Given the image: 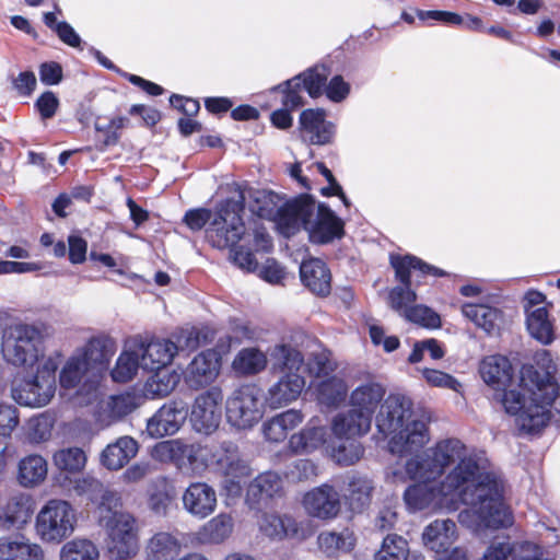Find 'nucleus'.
Here are the masks:
<instances>
[{"instance_id": "1", "label": "nucleus", "mask_w": 560, "mask_h": 560, "mask_svg": "<svg viewBox=\"0 0 560 560\" xmlns=\"http://www.w3.org/2000/svg\"><path fill=\"white\" fill-rule=\"evenodd\" d=\"M503 494L504 481L500 475L488 470V460L470 457L456 464L439 483L418 481L409 486L404 500L410 511L417 512L441 502L442 498H457L472 508L479 526L501 528L512 524Z\"/></svg>"}, {"instance_id": "2", "label": "nucleus", "mask_w": 560, "mask_h": 560, "mask_svg": "<svg viewBox=\"0 0 560 560\" xmlns=\"http://www.w3.org/2000/svg\"><path fill=\"white\" fill-rule=\"evenodd\" d=\"M535 364H525L521 369V385L530 392V402L517 389H508L514 377V369L510 360L501 354L483 358L479 364V373L483 382L498 392L506 413L515 416L520 431L527 434L539 433L548 421L547 406L557 395L553 380L557 366L549 351L536 353Z\"/></svg>"}, {"instance_id": "3", "label": "nucleus", "mask_w": 560, "mask_h": 560, "mask_svg": "<svg viewBox=\"0 0 560 560\" xmlns=\"http://www.w3.org/2000/svg\"><path fill=\"white\" fill-rule=\"evenodd\" d=\"M412 416V402L404 395L390 394L381 404L375 424L378 433L389 438L392 454L402 456L417 452L429 441L425 423Z\"/></svg>"}, {"instance_id": "4", "label": "nucleus", "mask_w": 560, "mask_h": 560, "mask_svg": "<svg viewBox=\"0 0 560 560\" xmlns=\"http://www.w3.org/2000/svg\"><path fill=\"white\" fill-rule=\"evenodd\" d=\"M47 327L42 322L15 323L2 335L1 351L4 360L19 368L33 366L43 355Z\"/></svg>"}, {"instance_id": "5", "label": "nucleus", "mask_w": 560, "mask_h": 560, "mask_svg": "<svg viewBox=\"0 0 560 560\" xmlns=\"http://www.w3.org/2000/svg\"><path fill=\"white\" fill-rule=\"evenodd\" d=\"M470 457L487 460L482 454L466 455V447L459 440L448 439L439 442L422 455L408 459L405 469L412 480L435 483V479L442 476L446 467Z\"/></svg>"}, {"instance_id": "6", "label": "nucleus", "mask_w": 560, "mask_h": 560, "mask_svg": "<svg viewBox=\"0 0 560 560\" xmlns=\"http://www.w3.org/2000/svg\"><path fill=\"white\" fill-rule=\"evenodd\" d=\"M237 196L219 203L213 219L206 230L208 242L215 248H232L245 233L243 213L246 195L240 184H234Z\"/></svg>"}, {"instance_id": "7", "label": "nucleus", "mask_w": 560, "mask_h": 560, "mask_svg": "<svg viewBox=\"0 0 560 560\" xmlns=\"http://www.w3.org/2000/svg\"><path fill=\"white\" fill-rule=\"evenodd\" d=\"M141 368L154 371L166 368L174 359L178 349L195 350L200 345V331L196 328L186 329L178 336V345L168 339H152L148 342L133 341Z\"/></svg>"}, {"instance_id": "8", "label": "nucleus", "mask_w": 560, "mask_h": 560, "mask_svg": "<svg viewBox=\"0 0 560 560\" xmlns=\"http://www.w3.org/2000/svg\"><path fill=\"white\" fill-rule=\"evenodd\" d=\"M210 466L226 478L224 488L234 495L242 492L241 481L253 472L249 462L232 441H222L211 446Z\"/></svg>"}, {"instance_id": "9", "label": "nucleus", "mask_w": 560, "mask_h": 560, "mask_svg": "<svg viewBox=\"0 0 560 560\" xmlns=\"http://www.w3.org/2000/svg\"><path fill=\"white\" fill-rule=\"evenodd\" d=\"M75 513L63 500H49L36 516V533L46 542H60L74 530Z\"/></svg>"}, {"instance_id": "10", "label": "nucleus", "mask_w": 560, "mask_h": 560, "mask_svg": "<svg viewBox=\"0 0 560 560\" xmlns=\"http://www.w3.org/2000/svg\"><path fill=\"white\" fill-rule=\"evenodd\" d=\"M262 416V393L256 385L241 386L226 400V419L236 429H250Z\"/></svg>"}, {"instance_id": "11", "label": "nucleus", "mask_w": 560, "mask_h": 560, "mask_svg": "<svg viewBox=\"0 0 560 560\" xmlns=\"http://www.w3.org/2000/svg\"><path fill=\"white\" fill-rule=\"evenodd\" d=\"M105 527L108 535V552L117 560L128 559L138 550V536L136 520L129 513L113 512L106 520Z\"/></svg>"}, {"instance_id": "12", "label": "nucleus", "mask_w": 560, "mask_h": 560, "mask_svg": "<svg viewBox=\"0 0 560 560\" xmlns=\"http://www.w3.org/2000/svg\"><path fill=\"white\" fill-rule=\"evenodd\" d=\"M222 401L223 393L217 386L195 398L190 422L196 432L209 435L218 429L222 418Z\"/></svg>"}, {"instance_id": "13", "label": "nucleus", "mask_w": 560, "mask_h": 560, "mask_svg": "<svg viewBox=\"0 0 560 560\" xmlns=\"http://www.w3.org/2000/svg\"><path fill=\"white\" fill-rule=\"evenodd\" d=\"M314 208L313 197L306 194L290 200L283 199L275 223L283 235H293L301 229L305 230V225L314 214Z\"/></svg>"}, {"instance_id": "14", "label": "nucleus", "mask_w": 560, "mask_h": 560, "mask_svg": "<svg viewBox=\"0 0 560 560\" xmlns=\"http://www.w3.org/2000/svg\"><path fill=\"white\" fill-rule=\"evenodd\" d=\"M188 417V405L183 399H172L160 407L147 421V432L151 438L161 439L174 435Z\"/></svg>"}, {"instance_id": "15", "label": "nucleus", "mask_w": 560, "mask_h": 560, "mask_svg": "<svg viewBox=\"0 0 560 560\" xmlns=\"http://www.w3.org/2000/svg\"><path fill=\"white\" fill-rule=\"evenodd\" d=\"M221 369V358L213 349L198 353L183 371L185 384L190 389H201L212 384Z\"/></svg>"}, {"instance_id": "16", "label": "nucleus", "mask_w": 560, "mask_h": 560, "mask_svg": "<svg viewBox=\"0 0 560 560\" xmlns=\"http://www.w3.org/2000/svg\"><path fill=\"white\" fill-rule=\"evenodd\" d=\"M305 231L312 244H330L343 237L345 222L328 205L320 202L314 220H310L305 225Z\"/></svg>"}, {"instance_id": "17", "label": "nucleus", "mask_w": 560, "mask_h": 560, "mask_svg": "<svg viewBox=\"0 0 560 560\" xmlns=\"http://www.w3.org/2000/svg\"><path fill=\"white\" fill-rule=\"evenodd\" d=\"M155 453L179 468L186 464L192 468L199 467V464L210 466L211 447L207 445L186 444L179 440L164 441L156 445Z\"/></svg>"}, {"instance_id": "18", "label": "nucleus", "mask_w": 560, "mask_h": 560, "mask_svg": "<svg viewBox=\"0 0 560 560\" xmlns=\"http://www.w3.org/2000/svg\"><path fill=\"white\" fill-rule=\"evenodd\" d=\"M299 132L303 142L313 145H325L332 141L336 127L326 119L324 108H307L299 117Z\"/></svg>"}, {"instance_id": "19", "label": "nucleus", "mask_w": 560, "mask_h": 560, "mask_svg": "<svg viewBox=\"0 0 560 560\" xmlns=\"http://www.w3.org/2000/svg\"><path fill=\"white\" fill-rule=\"evenodd\" d=\"M303 504L310 515L320 520L336 517L341 509L339 492L327 483L308 491Z\"/></svg>"}, {"instance_id": "20", "label": "nucleus", "mask_w": 560, "mask_h": 560, "mask_svg": "<svg viewBox=\"0 0 560 560\" xmlns=\"http://www.w3.org/2000/svg\"><path fill=\"white\" fill-rule=\"evenodd\" d=\"M148 506L159 517H166L177 506L178 492L175 483L166 476L153 478L147 489Z\"/></svg>"}, {"instance_id": "21", "label": "nucleus", "mask_w": 560, "mask_h": 560, "mask_svg": "<svg viewBox=\"0 0 560 560\" xmlns=\"http://www.w3.org/2000/svg\"><path fill=\"white\" fill-rule=\"evenodd\" d=\"M184 509L197 518H206L217 508L215 490L206 482H192L183 493Z\"/></svg>"}, {"instance_id": "22", "label": "nucleus", "mask_w": 560, "mask_h": 560, "mask_svg": "<svg viewBox=\"0 0 560 560\" xmlns=\"http://www.w3.org/2000/svg\"><path fill=\"white\" fill-rule=\"evenodd\" d=\"M116 351V342L106 335L92 337L77 354L86 362L90 371L101 373L107 370Z\"/></svg>"}, {"instance_id": "23", "label": "nucleus", "mask_w": 560, "mask_h": 560, "mask_svg": "<svg viewBox=\"0 0 560 560\" xmlns=\"http://www.w3.org/2000/svg\"><path fill=\"white\" fill-rule=\"evenodd\" d=\"M55 392V387L32 376L12 386V398L21 406L40 408L49 404Z\"/></svg>"}, {"instance_id": "24", "label": "nucleus", "mask_w": 560, "mask_h": 560, "mask_svg": "<svg viewBox=\"0 0 560 560\" xmlns=\"http://www.w3.org/2000/svg\"><path fill=\"white\" fill-rule=\"evenodd\" d=\"M33 512L32 495L23 492L10 495L5 504L0 508V528H20L31 520Z\"/></svg>"}, {"instance_id": "25", "label": "nucleus", "mask_w": 560, "mask_h": 560, "mask_svg": "<svg viewBox=\"0 0 560 560\" xmlns=\"http://www.w3.org/2000/svg\"><path fill=\"white\" fill-rule=\"evenodd\" d=\"M390 266L395 271V279L402 285L413 287L411 272H418L417 278L432 275L433 277H445L447 272L432 266L413 255H390Z\"/></svg>"}, {"instance_id": "26", "label": "nucleus", "mask_w": 560, "mask_h": 560, "mask_svg": "<svg viewBox=\"0 0 560 560\" xmlns=\"http://www.w3.org/2000/svg\"><path fill=\"white\" fill-rule=\"evenodd\" d=\"M300 278L305 288L319 296H326L331 290V273L319 258H310L300 266Z\"/></svg>"}, {"instance_id": "27", "label": "nucleus", "mask_w": 560, "mask_h": 560, "mask_svg": "<svg viewBox=\"0 0 560 560\" xmlns=\"http://www.w3.org/2000/svg\"><path fill=\"white\" fill-rule=\"evenodd\" d=\"M305 386L300 373H284L277 383L270 386L266 402L271 408H280L296 400Z\"/></svg>"}, {"instance_id": "28", "label": "nucleus", "mask_w": 560, "mask_h": 560, "mask_svg": "<svg viewBox=\"0 0 560 560\" xmlns=\"http://www.w3.org/2000/svg\"><path fill=\"white\" fill-rule=\"evenodd\" d=\"M456 538V524L450 518L431 522L422 533L423 545L435 553L450 549Z\"/></svg>"}, {"instance_id": "29", "label": "nucleus", "mask_w": 560, "mask_h": 560, "mask_svg": "<svg viewBox=\"0 0 560 560\" xmlns=\"http://www.w3.org/2000/svg\"><path fill=\"white\" fill-rule=\"evenodd\" d=\"M372 421L351 408L337 413L331 422V431L338 439L354 440L370 431Z\"/></svg>"}, {"instance_id": "30", "label": "nucleus", "mask_w": 560, "mask_h": 560, "mask_svg": "<svg viewBox=\"0 0 560 560\" xmlns=\"http://www.w3.org/2000/svg\"><path fill=\"white\" fill-rule=\"evenodd\" d=\"M138 447V442L131 436H120L103 450L101 464L109 470H118L137 455Z\"/></svg>"}, {"instance_id": "31", "label": "nucleus", "mask_w": 560, "mask_h": 560, "mask_svg": "<svg viewBox=\"0 0 560 560\" xmlns=\"http://www.w3.org/2000/svg\"><path fill=\"white\" fill-rule=\"evenodd\" d=\"M374 485L372 479L360 472H352L347 477V503L352 512L360 513L365 510L372 500Z\"/></svg>"}, {"instance_id": "32", "label": "nucleus", "mask_w": 560, "mask_h": 560, "mask_svg": "<svg viewBox=\"0 0 560 560\" xmlns=\"http://www.w3.org/2000/svg\"><path fill=\"white\" fill-rule=\"evenodd\" d=\"M283 199L282 195L269 189H252L248 208L256 217L275 222Z\"/></svg>"}, {"instance_id": "33", "label": "nucleus", "mask_w": 560, "mask_h": 560, "mask_svg": "<svg viewBox=\"0 0 560 560\" xmlns=\"http://www.w3.org/2000/svg\"><path fill=\"white\" fill-rule=\"evenodd\" d=\"M282 491V479L273 471L258 475L247 487L246 500L252 505L279 495Z\"/></svg>"}, {"instance_id": "34", "label": "nucleus", "mask_w": 560, "mask_h": 560, "mask_svg": "<svg viewBox=\"0 0 560 560\" xmlns=\"http://www.w3.org/2000/svg\"><path fill=\"white\" fill-rule=\"evenodd\" d=\"M385 389L377 383H368L357 387L350 395L351 406L372 421V416L383 400Z\"/></svg>"}, {"instance_id": "35", "label": "nucleus", "mask_w": 560, "mask_h": 560, "mask_svg": "<svg viewBox=\"0 0 560 560\" xmlns=\"http://www.w3.org/2000/svg\"><path fill=\"white\" fill-rule=\"evenodd\" d=\"M463 315L487 334L493 332L502 323L503 313L487 304L465 303L462 306Z\"/></svg>"}, {"instance_id": "36", "label": "nucleus", "mask_w": 560, "mask_h": 560, "mask_svg": "<svg viewBox=\"0 0 560 560\" xmlns=\"http://www.w3.org/2000/svg\"><path fill=\"white\" fill-rule=\"evenodd\" d=\"M152 372L143 387L145 396L151 399L168 396L179 383L180 375L175 370L164 368Z\"/></svg>"}, {"instance_id": "37", "label": "nucleus", "mask_w": 560, "mask_h": 560, "mask_svg": "<svg viewBox=\"0 0 560 560\" xmlns=\"http://www.w3.org/2000/svg\"><path fill=\"white\" fill-rule=\"evenodd\" d=\"M46 459L36 454L23 457L18 466V481L24 488H32L43 482L47 476Z\"/></svg>"}, {"instance_id": "38", "label": "nucleus", "mask_w": 560, "mask_h": 560, "mask_svg": "<svg viewBox=\"0 0 560 560\" xmlns=\"http://www.w3.org/2000/svg\"><path fill=\"white\" fill-rule=\"evenodd\" d=\"M182 544L168 532L155 533L148 541L147 555L149 560H174L180 552Z\"/></svg>"}, {"instance_id": "39", "label": "nucleus", "mask_w": 560, "mask_h": 560, "mask_svg": "<svg viewBox=\"0 0 560 560\" xmlns=\"http://www.w3.org/2000/svg\"><path fill=\"white\" fill-rule=\"evenodd\" d=\"M526 327L529 335L542 345H549L555 339L553 325L545 306L526 308Z\"/></svg>"}, {"instance_id": "40", "label": "nucleus", "mask_w": 560, "mask_h": 560, "mask_svg": "<svg viewBox=\"0 0 560 560\" xmlns=\"http://www.w3.org/2000/svg\"><path fill=\"white\" fill-rule=\"evenodd\" d=\"M44 552L39 545L27 540L0 538V560H43Z\"/></svg>"}, {"instance_id": "41", "label": "nucleus", "mask_w": 560, "mask_h": 560, "mask_svg": "<svg viewBox=\"0 0 560 560\" xmlns=\"http://www.w3.org/2000/svg\"><path fill=\"white\" fill-rule=\"evenodd\" d=\"M327 439V429L322 425H307L293 434L289 446L294 453H312L323 446Z\"/></svg>"}, {"instance_id": "42", "label": "nucleus", "mask_w": 560, "mask_h": 560, "mask_svg": "<svg viewBox=\"0 0 560 560\" xmlns=\"http://www.w3.org/2000/svg\"><path fill=\"white\" fill-rule=\"evenodd\" d=\"M319 549L328 557L338 552H349L355 546V537L348 528L341 532H322L317 537Z\"/></svg>"}, {"instance_id": "43", "label": "nucleus", "mask_w": 560, "mask_h": 560, "mask_svg": "<svg viewBox=\"0 0 560 560\" xmlns=\"http://www.w3.org/2000/svg\"><path fill=\"white\" fill-rule=\"evenodd\" d=\"M267 366L266 354L257 348L242 349L234 358L232 368L242 375H255Z\"/></svg>"}, {"instance_id": "44", "label": "nucleus", "mask_w": 560, "mask_h": 560, "mask_svg": "<svg viewBox=\"0 0 560 560\" xmlns=\"http://www.w3.org/2000/svg\"><path fill=\"white\" fill-rule=\"evenodd\" d=\"M275 366L284 373H300L304 363L303 354L288 343H279L270 352Z\"/></svg>"}, {"instance_id": "45", "label": "nucleus", "mask_w": 560, "mask_h": 560, "mask_svg": "<svg viewBox=\"0 0 560 560\" xmlns=\"http://www.w3.org/2000/svg\"><path fill=\"white\" fill-rule=\"evenodd\" d=\"M139 368H141L140 358L132 342L119 354L110 375L114 382L127 383L133 378Z\"/></svg>"}, {"instance_id": "46", "label": "nucleus", "mask_w": 560, "mask_h": 560, "mask_svg": "<svg viewBox=\"0 0 560 560\" xmlns=\"http://www.w3.org/2000/svg\"><path fill=\"white\" fill-rule=\"evenodd\" d=\"M329 73L330 70L325 65H315L295 77H300L301 84L311 98H318L324 94Z\"/></svg>"}, {"instance_id": "47", "label": "nucleus", "mask_w": 560, "mask_h": 560, "mask_svg": "<svg viewBox=\"0 0 560 560\" xmlns=\"http://www.w3.org/2000/svg\"><path fill=\"white\" fill-rule=\"evenodd\" d=\"M348 395L346 382L338 377H330L319 383L317 387L318 400L326 406H337Z\"/></svg>"}, {"instance_id": "48", "label": "nucleus", "mask_w": 560, "mask_h": 560, "mask_svg": "<svg viewBox=\"0 0 560 560\" xmlns=\"http://www.w3.org/2000/svg\"><path fill=\"white\" fill-rule=\"evenodd\" d=\"M408 553V541L397 534H388L375 552L374 560H407Z\"/></svg>"}, {"instance_id": "49", "label": "nucleus", "mask_w": 560, "mask_h": 560, "mask_svg": "<svg viewBox=\"0 0 560 560\" xmlns=\"http://www.w3.org/2000/svg\"><path fill=\"white\" fill-rule=\"evenodd\" d=\"M52 459L58 469L70 474L80 472L86 463L85 453L80 447L59 450L54 454Z\"/></svg>"}, {"instance_id": "50", "label": "nucleus", "mask_w": 560, "mask_h": 560, "mask_svg": "<svg viewBox=\"0 0 560 560\" xmlns=\"http://www.w3.org/2000/svg\"><path fill=\"white\" fill-rule=\"evenodd\" d=\"M98 549L89 539L68 541L60 551L61 560H98Z\"/></svg>"}, {"instance_id": "51", "label": "nucleus", "mask_w": 560, "mask_h": 560, "mask_svg": "<svg viewBox=\"0 0 560 560\" xmlns=\"http://www.w3.org/2000/svg\"><path fill=\"white\" fill-rule=\"evenodd\" d=\"M272 91L282 93L281 104L293 110L305 105V98L302 95L304 91L300 77H293L272 88Z\"/></svg>"}, {"instance_id": "52", "label": "nucleus", "mask_w": 560, "mask_h": 560, "mask_svg": "<svg viewBox=\"0 0 560 560\" xmlns=\"http://www.w3.org/2000/svg\"><path fill=\"white\" fill-rule=\"evenodd\" d=\"M86 362H84L75 353L68 359L60 371L59 383L66 389L74 388L82 380L83 375L89 372Z\"/></svg>"}, {"instance_id": "53", "label": "nucleus", "mask_w": 560, "mask_h": 560, "mask_svg": "<svg viewBox=\"0 0 560 560\" xmlns=\"http://www.w3.org/2000/svg\"><path fill=\"white\" fill-rule=\"evenodd\" d=\"M261 529L268 537L275 539H282L296 530L291 517L275 514L265 516Z\"/></svg>"}, {"instance_id": "54", "label": "nucleus", "mask_w": 560, "mask_h": 560, "mask_svg": "<svg viewBox=\"0 0 560 560\" xmlns=\"http://www.w3.org/2000/svg\"><path fill=\"white\" fill-rule=\"evenodd\" d=\"M336 368L335 362L331 360V353L328 349L323 348L322 345L313 350L307 361V369L311 374L319 377L328 375Z\"/></svg>"}, {"instance_id": "55", "label": "nucleus", "mask_w": 560, "mask_h": 560, "mask_svg": "<svg viewBox=\"0 0 560 560\" xmlns=\"http://www.w3.org/2000/svg\"><path fill=\"white\" fill-rule=\"evenodd\" d=\"M363 453L364 448L360 442L347 440L332 450V457L339 465L350 466L359 462Z\"/></svg>"}, {"instance_id": "56", "label": "nucleus", "mask_w": 560, "mask_h": 560, "mask_svg": "<svg viewBox=\"0 0 560 560\" xmlns=\"http://www.w3.org/2000/svg\"><path fill=\"white\" fill-rule=\"evenodd\" d=\"M404 316L407 320L427 328H438L441 326L440 315L432 308L422 304L406 308Z\"/></svg>"}, {"instance_id": "57", "label": "nucleus", "mask_w": 560, "mask_h": 560, "mask_svg": "<svg viewBox=\"0 0 560 560\" xmlns=\"http://www.w3.org/2000/svg\"><path fill=\"white\" fill-rule=\"evenodd\" d=\"M388 299L392 308L404 315L405 310L416 302L417 294L413 287L399 284L389 291Z\"/></svg>"}, {"instance_id": "58", "label": "nucleus", "mask_w": 560, "mask_h": 560, "mask_svg": "<svg viewBox=\"0 0 560 560\" xmlns=\"http://www.w3.org/2000/svg\"><path fill=\"white\" fill-rule=\"evenodd\" d=\"M138 407L137 399L131 394L113 396L108 402L109 416L114 419H122Z\"/></svg>"}, {"instance_id": "59", "label": "nucleus", "mask_w": 560, "mask_h": 560, "mask_svg": "<svg viewBox=\"0 0 560 560\" xmlns=\"http://www.w3.org/2000/svg\"><path fill=\"white\" fill-rule=\"evenodd\" d=\"M232 530L231 517L220 514L213 517L206 526L205 532L212 542L223 541Z\"/></svg>"}, {"instance_id": "60", "label": "nucleus", "mask_w": 560, "mask_h": 560, "mask_svg": "<svg viewBox=\"0 0 560 560\" xmlns=\"http://www.w3.org/2000/svg\"><path fill=\"white\" fill-rule=\"evenodd\" d=\"M83 483L92 491L101 492V499L98 502V509L101 511L106 510L112 512L113 509L117 508L119 504V497L107 489H104L103 483L95 478H85L83 479Z\"/></svg>"}, {"instance_id": "61", "label": "nucleus", "mask_w": 560, "mask_h": 560, "mask_svg": "<svg viewBox=\"0 0 560 560\" xmlns=\"http://www.w3.org/2000/svg\"><path fill=\"white\" fill-rule=\"evenodd\" d=\"M230 325L234 338L240 341H258L264 336V330L249 322L233 319Z\"/></svg>"}, {"instance_id": "62", "label": "nucleus", "mask_w": 560, "mask_h": 560, "mask_svg": "<svg viewBox=\"0 0 560 560\" xmlns=\"http://www.w3.org/2000/svg\"><path fill=\"white\" fill-rule=\"evenodd\" d=\"M514 551L515 546L508 537L504 539H494L478 560H506Z\"/></svg>"}, {"instance_id": "63", "label": "nucleus", "mask_w": 560, "mask_h": 560, "mask_svg": "<svg viewBox=\"0 0 560 560\" xmlns=\"http://www.w3.org/2000/svg\"><path fill=\"white\" fill-rule=\"evenodd\" d=\"M422 376L430 385L435 387L450 388L455 392H459L462 387V384L454 376L439 370L424 369Z\"/></svg>"}, {"instance_id": "64", "label": "nucleus", "mask_w": 560, "mask_h": 560, "mask_svg": "<svg viewBox=\"0 0 560 560\" xmlns=\"http://www.w3.org/2000/svg\"><path fill=\"white\" fill-rule=\"evenodd\" d=\"M324 93L329 101L340 103L348 97L350 84L340 74H337L326 82Z\"/></svg>"}]
</instances>
